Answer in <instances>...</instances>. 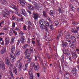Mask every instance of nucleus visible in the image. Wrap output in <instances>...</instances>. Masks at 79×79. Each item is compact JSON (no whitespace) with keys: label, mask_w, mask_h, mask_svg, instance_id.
<instances>
[{"label":"nucleus","mask_w":79,"mask_h":79,"mask_svg":"<svg viewBox=\"0 0 79 79\" xmlns=\"http://www.w3.org/2000/svg\"><path fill=\"white\" fill-rule=\"evenodd\" d=\"M0 68L2 69L3 71H4L5 69V64L3 62L0 61Z\"/></svg>","instance_id":"obj_5"},{"label":"nucleus","mask_w":79,"mask_h":79,"mask_svg":"<svg viewBox=\"0 0 79 79\" xmlns=\"http://www.w3.org/2000/svg\"><path fill=\"white\" fill-rule=\"evenodd\" d=\"M28 73L30 76V79H33V71L30 70L29 71Z\"/></svg>","instance_id":"obj_9"},{"label":"nucleus","mask_w":79,"mask_h":79,"mask_svg":"<svg viewBox=\"0 0 79 79\" xmlns=\"http://www.w3.org/2000/svg\"><path fill=\"white\" fill-rule=\"evenodd\" d=\"M58 34L62 35L63 34V30H61V29H59L58 31Z\"/></svg>","instance_id":"obj_32"},{"label":"nucleus","mask_w":79,"mask_h":79,"mask_svg":"<svg viewBox=\"0 0 79 79\" xmlns=\"http://www.w3.org/2000/svg\"><path fill=\"white\" fill-rule=\"evenodd\" d=\"M20 35H23V34H24V33L23 32V31H21L20 33Z\"/></svg>","instance_id":"obj_59"},{"label":"nucleus","mask_w":79,"mask_h":79,"mask_svg":"<svg viewBox=\"0 0 79 79\" xmlns=\"http://www.w3.org/2000/svg\"><path fill=\"white\" fill-rule=\"evenodd\" d=\"M69 52V50L68 49H65L64 50L63 53H64V54H66V53H68Z\"/></svg>","instance_id":"obj_33"},{"label":"nucleus","mask_w":79,"mask_h":79,"mask_svg":"<svg viewBox=\"0 0 79 79\" xmlns=\"http://www.w3.org/2000/svg\"><path fill=\"white\" fill-rule=\"evenodd\" d=\"M31 28V27L30 26H28V30H27L29 32V30H30V29Z\"/></svg>","instance_id":"obj_54"},{"label":"nucleus","mask_w":79,"mask_h":79,"mask_svg":"<svg viewBox=\"0 0 79 79\" xmlns=\"http://www.w3.org/2000/svg\"><path fill=\"white\" fill-rule=\"evenodd\" d=\"M77 39H79V35H77Z\"/></svg>","instance_id":"obj_64"},{"label":"nucleus","mask_w":79,"mask_h":79,"mask_svg":"<svg viewBox=\"0 0 79 79\" xmlns=\"http://www.w3.org/2000/svg\"><path fill=\"white\" fill-rule=\"evenodd\" d=\"M29 52V51H28V49H26L25 50V52H24V54L25 55V56H28L29 55V54L30 55V54L29 53H28Z\"/></svg>","instance_id":"obj_23"},{"label":"nucleus","mask_w":79,"mask_h":79,"mask_svg":"<svg viewBox=\"0 0 79 79\" xmlns=\"http://www.w3.org/2000/svg\"><path fill=\"white\" fill-rule=\"evenodd\" d=\"M9 74L11 75V76L13 77V71L12 70V69H9Z\"/></svg>","instance_id":"obj_21"},{"label":"nucleus","mask_w":79,"mask_h":79,"mask_svg":"<svg viewBox=\"0 0 79 79\" xmlns=\"http://www.w3.org/2000/svg\"><path fill=\"white\" fill-rule=\"evenodd\" d=\"M16 79H24V78L23 77H20V79L19 77H17L16 78Z\"/></svg>","instance_id":"obj_62"},{"label":"nucleus","mask_w":79,"mask_h":79,"mask_svg":"<svg viewBox=\"0 0 79 79\" xmlns=\"http://www.w3.org/2000/svg\"><path fill=\"white\" fill-rule=\"evenodd\" d=\"M4 15H6V16H10V13H8V12L6 13V12H4Z\"/></svg>","instance_id":"obj_38"},{"label":"nucleus","mask_w":79,"mask_h":79,"mask_svg":"<svg viewBox=\"0 0 79 79\" xmlns=\"http://www.w3.org/2000/svg\"><path fill=\"white\" fill-rule=\"evenodd\" d=\"M26 27H27L26 26L24 25L23 28V30H27V29H26Z\"/></svg>","instance_id":"obj_53"},{"label":"nucleus","mask_w":79,"mask_h":79,"mask_svg":"<svg viewBox=\"0 0 79 79\" xmlns=\"http://www.w3.org/2000/svg\"><path fill=\"white\" fill-rule=\"evenodd\" d=\"M27 46H28V44H25L23 46L22 48L24 50H25L27 47Z\"/></svg>","instance_id":"obj_34"},{"label":"nucleus","mask_w":79,"mask_h":79,"mask_svg":"<svg viewBox=\"0 0 79 79\" xmlns=\"http://www.w3.org/2000/svg\"><path fill=\"white\" fill-rule=\"evenodd\" d=\"M5 61L6 64L7 66H9L10 64V59L6 57L5 59Z\"/></svg>","instance_id":"obj_6"},{"label":"nucleus","mask_w":79,"mask_h":79,"mask_svg":"<svg viewBox=\"0 0 79 79\" xmlns=\"http://www.w3.org/2000/svg\"><path fill=\"white\" fill-rule=\"evenodd\" d=\"M66 39L68 40H69L71 39L73 42H76V40L75 37L73 35L72 36L71 35V34L68 32L66 35Z\"/></svg>","instance_id":"obj_1"},{"label":"nucleus","mask_w":79,"mask_h":79,"mask_svg":"<svg viewBox=\"0 0 79 79\" xmlns=\"http://www.w3.org/2000/svg\"><path fill=\"white\" fill-rule=\"evenodd\" d=\"M40 24V25H42L43 26H44V24H45V21L44 19H41L39 21Z\"/></svg>","instance_id":"obj_14"},{"label":"nucleus","mask_w":79,"mask_h":79,"mask_svg":"<svg viewBox=\"0 0 79 79\" xmlns=\"http://www.w3.org/2000/svg\"><path fill=\"white\" fill-rule=\"evenodd\" d=\"M13 54H14V53H13ZM19 54H20V51L19 50H18L16 51L15 54H13V55L14 56H17L19 55Z\"/></svg>","instance_id":"obj_11"},{"label":"nucleus","mask_w":79,"mask_h":79,"mask_svg":"<svg viewBox=\"0 0 79 79\" xmlns=\"http://www.w3.org/2000/svg\"><path fill=\"white\" fill-rule=\"evenodd\" d=\"M71 52L72 55V58L74 59H76L77 57V55L76 54V51H72V50H70Z\"/></svg>","instance_id":"obj_2"},{"label":"nucleus","mask_w":79,"mask_h":79,"mask_svg":"<svg viewBox=\"0 0 79 79\" xmlns=\"http://www.w3.org/2000/svg\"><path fill=\"white\" fill-rule=\"evenodd\" d=\"M62 10L60 8H59L58 9V11H59V12L61 11Z\"/></svg>","instance_id":"obj_58"},{"label":"nucleus","mask_w":79,"mask_h":79,"mask_svg":"<svg viewBox=\"0 0 79 79\" xmlns=\"http://www.w3.org/2000/svg\"><path fill=\"white\" fill-rule=\"evenodd\" d=\"M28 64H29V63H27L25 65V68L24 69L23 68V69H24V70H26L27 69V66L28 65Z\"/></svg>","instance_id":"obj_31"},{"label":"nucleus","mask_w":79,"mask_h":79,"mask_svg":"<svg viewBox=\"0 0 79 79\" xmlns=\"http://www.w3.org/2000/svg\"><path fill=\"white\" fill-rule=\"evenodd\" d=\"M9 11L10 12H11V13H15V11H13V10H9Z\"/></svg>","instance_id":"obj_61"},{"label":"nucleus","mask_w":79,"mask_h":79,"mask_svg":"<svg viewBox=\"0 0 79 79\" xmlns=\"http://www.w3.org/2000/svg\"><path fill=\"white\" fill-rule=\"evenodd\" d=\"M50 13H51V15L52 16H54L53 15V11L52 10H50Z\"/></svg>","instance_id":"obj_49"},{"label":"nucleus","mask_w":79,"mask_h":79,"mask_svg":"<svg viewBox=\"0 0 79 79\" xmlns=\"http://www.w3.org/2000/svg\"><path fill=\"white\" fill-rule=\"evenodd\" d=\"M46 26H50V25H49V23H47V22H46Z\"/></svg>","instance_id":"obj_63"},{"label":"nucleus","mask_w":79,"mask_h":79,"mask_svg":"<svg viewBox=\"0 0 79 79\" xmlns=\"http://www.w3.org/2000/svg\"><path fill=\"white\" fill-rule=\"evenodd\" d=\"M15 66L16 67H18L19 66V63L17 62L15 64Z\"/></svg>","instance_id":"obj_56"},{"label":"nucleus","mask_w":79,"mask_h":79,"mask_svg":"<svg viewBox=\"0 0 79 79\" xmlns=\"http://www.w3.org/2000/svg\"><path fill=\"white\" fill-rule=\"evenodd\" d=\"M28 26H32V23H31V22H30V21H28Z\"/></svg>","instance_id":"obj_47"},{"label":"nucleus","mask_w":79,"mask_h":79,"mask_svg":"<svg viewBox=\"0 0 79 79\" xmlns=\"http://www.w3.org/2000/svg\"><path fill=\"white\" fill-rule=\"evenodd\" d=\"M20 42H21V40H19L17 44V46H18V45H19V44L20 43Z\"/></svg>","instance_id":"obj_50"},{"label":"nucleus","mask_w":79,"mask_h":79,"mask_svg":"<svg viewBox=\"0 0 79 79\" xmlns=\"http://www.w3.org/2000/svg\"><path fill=\"white\" fill-rule=\"evenodd\" d=\"M13 33H14L15 34V35H17V32L16 31H13Z\"/></svg>","instance_id":"obj_57"},{"label":"nucleus","mask_w":79,"mask_h":79,"mask_svg":"<svg viewBox=\"0 0 79 79\" xmlns=\"http://www.w3.org/2000/svg\"><path fill=\"white\" fill-rule=\"evenodd\" d=\"M71 31L72 32H73L74 33H77V30H76L75 28H73L71 30Z\"/></svg>","instance_id":"obj_27"},{"label":"nucleus","mask_w":79,"mask_h":79,"mask_svg":"<svg viewBox=\"0 0 79 79\" xmlns=\"http://www.w3.org/2000/svg\"><path fill=\"white\" fill-rule=\"evenodd\" d=\"M73 24H74V25H77V23L75 22H73Z\"/></svg>","instance_id":"obj_52"},{"label":"nucleus","mask_w":79,"mask_h":79,"mask_svg":"<svg viewBox=\"0 0 79 79\" xmlns=\"http://www.w3.org/2000/svg\"><path fill=\"white\" fill-rule=\"evenodd\" d=\"M66 75H67L66 77L65 78V79H69V76L70 75L69 74H66Z\"/></svg>","instance_id":"obj_41"},{"label":"nucleus","mask_w":79,"mask_h":79,"mask_svg":"<svg viewBox=\"0 0 79 79\" xmlns=\"http://www.w3.org/2000/svg\"><path fill=\"white\" fill-rule=\"evenodd\" d=\"M26 4V5L27 7H28V8L29 10H34V6H32V5H30V4L28 3H27Z\"/></svg>","instance_id":"obj_4"},{"label":"nucleus","mask_w":79,"mask_h":79,"mask_svg":"<svg viewBox=\"0 0 79 79\" xmlns=\"http://www.w3.org/2000/svg\"><path fill=\"white\" fill-rule=\"evenodd\" d=\"M43 29H45V31H48V27L44 25V27H43Z\"/></svg>","instance_id":"obj_36"},{"label":"nucleus","mask_w":79,"mask_h":79,"mask_svg":"<svg viewBox=\"0 0 79 79\" xmlns=\"http://www.w3.org/2000/svg\"><path fill=\"white\" fill-rule=\"evenodd\" d=\"M39 14L36 13V14L33 13V17L34 18L35 20H37L39 17Z\"/></svg>","instance_id":"obj_8"},{"label":"nucleus","mask_w":79,"mask_h":79,"mask_svg":"<svg viewBox=\"0 0 79 79\" xmlns=\"http://www.w3.org/2000/svg\"><path fill=\"white\" fill-rule=\"evenodd\" d=\"M11 50L12 51H11V53H10V54L13 55V53H14V52L15 51V45H13L11 46Z\"/></svg>","instance_id":"obj_13"},{"label":"nucleus","mask_w":79,"mask_h":79,"mask_svg":"<svg viewBox=\"0 0 79 79\" xmlns=\"http://www.w3.org/2000/svg\"><path fill=\"white\" fill-rule=\"evenodd\" d=\"M73 8H74V7L73 6V5H70V8H71V9H72V11H74V10L73 9Z\"/></svg>","instance_id":"obj_44"},{"label":"nucleus","mask_w":79,"mask_h":79,"mask_svg":"<svg viewBox=\"0 0 79 79\" xmlns=\"http://www.w3.org/2000/svg\"><path fill=\"white\" fill-rule=\"evenodd\" d=\"M60 59L61 60V63H62V64H63V63H64V56H61L60 57Z\"/></svg>","instance_id":"obj_30"},{"label":"nucleus","mask_w":79,"mask_h":79,"mask_svg":"<svg viewBox=\"0 0 79 79\" xmlns=\"http://www.w3.org/2000/svg\"><path fill=\"white\" fill-rule=\"evenodd\" d=\"M39 65H35L34 67V69L35 71H37V70H39Z\"/></svg>","instance_id":"obj_24"},{"label":"nucleus","mask_w":79,"mask_h":79,"mask_svg":"<svg viewBox=\"0 0 79 79\" xmlns=\"http://www.w3.org/2000/svg\"><path fill=\"white\" fill-rule=\"evenodd\" d=\"M10 56L11 58H12V59L11 60V61L12 63H13L15 62V58L16 57L13 56V55L12 54H10Z\"/></svg>","instance_id":"obj_19"},{"label":"nucleus","mask_w":79,"mask_h":79,"mask_svg":"<svg viewBox=\"0 0 79 79\" xmlns=\"http://www.w3.org/2000/svg\"><path fill=\"white\" fill-rule=\"evenodd\" d=\"M34 48H33V47H31L30 48V52H31V53H33V52H34Z\"/></svg>","instance_id":"obj_37"},{"label":"nucleus","mask_w":79,"mask_h":79,"mask_svg":"<svg viewBox=\"0 0 79 79\" xmlns=\"http://www.w3.org/2000/svg\"><path fill=\"white\" fill-rule=\"evenodd\" d=\"M61 35L59 34L58 35L57 37V38L56 39H57L58 40H59V39H60V38H61Z\"/></svg>","instance_id":"obj_39"},{"label":"nucleus","mask_w":79,"mask_h":79,"mask_svg":"<svg viewBox=\"0 0 79 79\" xmlns=\"http://www.w3.org/2000/svg\"><path fill=\"white\" fill-rule=\"evenodd\" d=\"M44 63L45 66H48V65H47V61L46 60H44Z\"/></svg>","instance_id":"obj_55"},{"label":"nucleus","mask_w":79,"mask_h":79,"mask_svg":"<svg viewBox=\"0 0 79 79\" xmlns=\"http://www.w3.org/2000/svg\"><path fill=\"white\" fill-rule=\"evenodd\" d=\"M68 43L66 42H64L62 44V47L64 48H65V47H66V46L68 45Z\"/></svg>","instance_id":"obj_28"},{"label":"nucleus","mask_w":79,"mask_h":79,"mask_svg":"<svg viewBox=\"0 0 79 79\" xmlns=\"http://www.w3.org/2000/svg\"><path fill=\"white\" fill-rule=\"evenodd\" d=\"M29 54L28 56H25V57L27 59V63H31V58H29L30 57V56H30V54Z\"/></svg>","instance_id":"obj_10"},{"label":"nucleus","mask_w":79,"mask_h":79,"mask_svg":"<svg viewBox=\"0 0 79 79\" xmlns=\"http://www.w3.org/2000/svg\"><path fill=\"white\" fill-rule=\"evenodd\" d=\"M12 27H15V23L13 22H12Z\"/></svg>","instance_id":"obj_46"},{"label":"nucleus","mask_w":79,"mask_h":79,"mask_svg":"<svg viewBox=\"0 0 79 79\" xmlns=\"http://www.w3.org/2000/svg\"><path fill=\"white\" fill-rule=\"evenodd\" d=\"M35 64L34 63V62H32L31 64V67H34L35 66Z\"/></svg>","instance_id":"obj_42"},{"label":"nucleus","mask_w":79,"mask_h":79,"mask_svg":"<svg viewBox=\"0 0 79 79\" xmlns=\"http://www.w3.org/2000/svg\"><path fill=\"white\" fill-rule=\"evenodd\" d=\"M32 4L34 6H35L38 5V4H37V3L35 1L33 2H32Z\"/></svg>","instance_id":"obj_40"},{"label":"nucleus","mask_w":79,"mask_h":79,"mask_svg":"<svg viewBox=\"0 0 79 79\" xmlns=\"http://www.w3.org/2000/svg\"><path fill=\"white\" fill-rule=\"evenodd\" d=\"M34 8L36 11H37L40 10V6L38 5H37L35 6H34Z\"/></svg>","instance_id":"obj_20"},{"label":"nucleus","mask_w":79,"mask_h":79,"mask_svg":"<svg viewBox=\"0 0 79 79\" xmlns=\"http://www.w3.org/2000/svg\"><path fill=\"white\" fill-rule=\"evenodd\" d=\"M9 43H10V39H6L5 40V44L6 45H8L9 44Z\"/></svg>","instance_id":"obj_25"},{"label":"nucleus","mask_w":79,"mask_h":79,"mask_svg":"<svg viewBox=\"0 0 79 79\" xmlns=\"http://www.w3.org/2000/svg\"><path fill=\"white\" fill-rule=\"evenodd\" d=\"M25 38L24 36H21L20 40L21 41V43L22 44H24V40H25Z\"/></svg>","instance_id":"obj_22"},{"label":"nucleus","mask_w":79,"mask_h":79,"mask_svg":"<svg viewBox=\"0 0 79 79\" xmlns=\"http://www.w3.org/2000/svg\"><path fill=\"white\" fill-rule=\"evenodd\" d=\"M23 68V64L21 62L19 63V71H21L22 70V68Z\"/></svg>","instance_id":"obj_17"},{"label":"nucleus","mask_w":79,"mask_h":79,"mask_svg":"<svg viewBox=\"0 0 79 79\" xmlns=\"http://www.w3.org/2000/svg\"><path fill=\"white\" fill-rule=\"evenodd\" d=\"M65 55L67 56H69V55H70V53L69 52H67L65 54Z\"/></svg>","instance_id":"obj_48"},{"label":"nucleus","mask_w":79,"mask_h":79,"mask_svg":"<svg viewBox=\"0 0 79 79\" xmlns=\"http://www.w3.org/2000/svg\"><path fill=\"white\" fill-rule=\"evenodd\" d=\"M14 13H15V14H16V15H17L19 16V17H21V15L19 14L18 11H14Z\"/></svg>","instance_id":"obj_35"},{"label":"nucleus","mask_w":79,"mask_h":79,"mask_svg":"<svg viewBox=\"0 0 79 79\" xmlns=\"http://www.w3.org/2000/svg\"><path fill=\"white\" fill-rule=\"evenodd\" d=\"M78 72L77 69L76 68H74L72 69V73H73V75L75 76H76V74H77Z\"/></svg>","instance_id":"obj_3"},{"label":"nucleus","mask_w":79,"mask_h":79,"mask_svg":"<svg viewBox=\"0 0 79 79\" xmlns=\"http://www.w3.org/2000/svg\"><path fill=\"white\" fill-rule=\"evenodd\" d=\"M15 37H13L12 38L10 41L11 44H14V42H15Z\"/></svg>","instance_id":"obj_29"},{"label":"nucleus","mask_w":79,"mask_h":79,"mask_svg":"<svg viewBox=\"0 0 79 79\" xmlns=\"http://www.w3.org/2000/svg\"><path fill=\"white\" fill-rule=\"evenodd\" d=\"M15 30V31H20V29H19V27H16Z\"/></svg>","instance_id":"obj_45"},{"label":"nucleus","mask_w":79,"mask_h":79,"mask_svg":"<svg viewBox=\"0 0 79 79\" xmlns=\"http://www.w3.org/2000/svg\"><path fill=\"white\" fill-rule=\"evenodd\" d=\"M20 3L22 6H24L25 5V0H21Z\"/></svg>","instance_id":"obj_18"},{"label":"nucleus","mask_w":79,"mask_h":79,"mask_svg":"<svg viewBox=\"0 0 79 79\" xmlns=\"http://www.w3.org/2000/svg\"><path fill=\"white\" fill-rule=\"evenodd\" d=\"M20 13L21 14L23 15L24 16H26L27 15V13H26V11H25V10L24 9H22L20 10Z\"/></svg>","instance_id":"obj_12"},{"label":"nucleus","mask_w":79,"mask_h":79,"mask_svg":"<svg viewBox=\"0 0 79 79\" xmlns=\"http://www.w3.org/2000/svg\"><path fill=\"white\" fill-rule=\"evenodd\" d=\"M10 7L13 9H14V10H15L16 11H18V8L16 6H15L13 4H10Z\"/></svg>","instance_id":"obj_7"},{"label":"nucleus","mask_w":79,"mask_h":79,"mask_svg":"<svg viewBox=\"0 0 79 79\" xmlns=\"http://www.w3.org/2000/svg\"><path fill=\"white\" fill-rule=\"evenodd\" d=\"M43 17L44 18H47V17H48V14H47V11L43 10Z\"/></svg>","instance_id":"obj_15"},{"label":"nucleus","mask_w":79,"mask_h":79,"mask_svg":"<svg viewBox=\"0 0 79 79\" xmlns=\"http://www.w3.org/2000/svg\"><path fill=\"white\" fill-rule=\"evenodd\" d=\"M2 2L3 3L4 5H6V4L7 3L6 2V1H5V0H4V1H2Z\"/></svg>","instance_id":"obj_51"},{"label":"nucleus","mask_w":79,"mask_h":79,"mask_svg":"<svg viewBox=\"0 0 79 79\" xmlns=\"http://www.w3.org/2000/svg\"><path fill=\"white\" fill-rule=\"evenodd\" d=\"M13 72L16 75H17L18 74V70H17V69L16 67H15V68H13Z\"/></svg>","instance_id":"obj_26"},{"label":"nucleus","mask_w":79,"mask_h":79,"mask_svg":"<svg viewBox=\"0 0 79 79\" xmlns=\"http://www.w3.org/2000/svg\"><path fill=\"white\" fill-rule=\"evenodd\" d=\"M50 29H52V30H53V29H54V27H53V25L52 24L50 25Z\"/></svg>","instance_id":"obj_43"},{"label":"nucleus","mask_w":79,"mask_h":79,"mask_svg":"<svg viewBox=\"0 0 79 79\" xmlns=\"http://www.w3.org/2000/svg\"><path fill=\"white\" fill-rule=\"evenodd\" d=\"M0 43V44H1L2 45H4V41H1V43Z\"/></svg>","instance_id":"obj_60"},{"label":"nucleus","mask_w":79,"mask_h":79,"mask_svg":"<svg viewBox=\"0 0 79 79\" xmlns=\"http://www.w3.org/2000/svg\"><path fill=\"white\" fill-rule=\"evenodd\" d=\"M6 52V48L4 47L1 51L0 53L1 54H4L5 52Z\"/></svg>","instance_id":"obj_16"}]
</instances>
